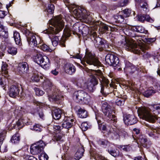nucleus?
<instances>
[{"label":"nucleus","mask_w":160,"mask_h":160,"mask_svg":"<svg viewBox=\"0 0 160 160\" xmlns=\"http://www.w3.org/2000/svg\"><path fill=\"white\" fill-rule=\"evenodd\" d=\"M22 118L23 121V125L24 124H26L28 122V119L26 117H22Z\"/></svg>","instance_id":"obj_63"},{"label":"nucleus","mask_w":160,"mask_h":160,"mask_svg":"<svg viewBox=\"0 0 160 160\" xmlns=\"http://www.w3.org/2000/svg\"><path fill=\"white\" fill-rule=\"evenodd\" d=\"M79 27V24L78 23L74 24L72 29L66 26L64 30V36L67 38L70 36L71 33L72 32L74 34H77L78 32H81L82 31L80 29Z\"/></svg>","instance_id":"obj_9"},{"label":"nucleus","mask_w":160,"mask_h":160,"mask_svg":"<svg viewBox=\"0 0 160 160\" xmlns=\"http://www.w3.org/2000/svg\"><path fill=\"white\" fill-rule=\"evenodd\" d=\"M148 127V134L149 136L151 137H156L157 134H160V129L155 128L153 126H150L149 125H146Z\"/></svg>","instance_id":"obj_14"},{"label":"nucleus","mask_w":160,"mask_h":160,"mask_svg":"<svg viewBox=\"0 0 160 160\" xmlns=\"http://www.w3.org/2000/svg\"><path fill=\"white\" fill-rule=\"evenodd\" d=\"M119 13L123 14V16L126 18L129 17L130 15H133L134 16L135 12L133 11H131V10L129 9H125L119 12Z\"/></svg>","instance_id":"obj_28"},{"label":"nucleus","mask_w":160,"mask_h":160,"mask_svg":"<svg viewBox=\"0 0 160 160\" xmlns=\"http://www.w3.org/2000/svg\"><path fill=\"white\" fill-rule=\"evenodd\" d=\"M146 19V15H139L138 16V20L141 22H143Z\"/></svg>","instance_id":"obj_57"},{"label":"nucleus","mask_w":160,"mask_h":160,"mask_svg":"<svg viewBox=\"0 0 160 160\" xmlns=\"http://www.w3.org/2000/svg\"><path fill=\"white\" fill-rule=\"evenodd\" d=\"M72 14L74 18L86 23L90 22L92 20L91 16L87 13V11L80 7L75 8L73 11Z\"/></svg>","instance_id":"obj_4"},{"label":"nucleus","mask_w":160,"mask_h":160,"mask_svg":"<svg viewBox=\"0 0 160 160\" xmlns=\"http://www.w3.org/2000/svg\"><path fill=\"white\" fill-rule=\"evenodd\" d=\"M119 138L120 137L124 138L127 135V132L123 129H121L118 131Z\"/></svg>","instance_id":"obj_50"},{"label":"nucleus","mask_w":160,"mask_h":160,"mask_svg":"<svg viewBox=\"0 0 160 160\" xmlns=\"http://www.w3.org/2000/svg\"><path fill=\"white\" fill-rule=\"evenodd\" d=\"M137 3L140 4L142 9L144 11H146L148 9V5L145 0H135Z\"/></svg>","instance_id":"obj_29"},{"label":"nucleus","mask_w":160,"mask_h":160,"mask_svg":"<svg viewBox=\"0 0 160 160\" xmlns=\"http://www.w3.org/2000/svg\"><path fill=\"white\" fill-rule=\"evenodd\" d=\"M20 140V136L18 133H16L12 136L11 139L12 142L14 144L18 143Z\"/></svg>","instance_id":"obj_33"},{"label":"nucleus","mask_w":160,"mask_h":160,"mask_svg":"<svg viewBox=\"0 0 160 160\" xmlns=\"http://www.w3.org/2000/svg\"><path fill=\"white\" fill-rule=\"evenodd\" d=\"M155 92L153 90H148L145 92V94H147L145 96L146 97H148L149 96L151 95L153 93H154Z\"/></svg>","instance_id":"obj_58"},{"label":"nucleus","mask_w":160,"mask_h":160,"mask_svg":"<svg viewBox=\"0 0 160 160\" xmlns=\"http://www.w3.org/2000/svg\"><path fill=\"white\" fill-rule=\"evenodd\" d=\"M73 121V119L65 118L62 122V128L67 129L68 130L72 127V122Z\"/></svg>","instance_id":"obj_21"},{"label":"nucleus","mask_w":160,"mask_h":160,"mask_svg":"<svg viewBox=\"0 0 160 160\" xmlns=\"http://www.w3.org/2000/svg\"><path fill=\"white\" fill-rule=\"evenodd\" d=\"M62 138V137L60 134H56L53 138V139L57 141H58L60 140Z\"/></svg>","instance_id":"obj_56"},{"label":"nucleus","mask_w":160,"mask_h":160,"mask_svg":"<svg viewBox=\"0 0 160 160\" xmlns=\"http://www.w3.org/2000/svg\"><path fill=\"white\" fill-rule=\"evenodd\" d=\"M52 96H51V98L53 100L55 101H58L59 100H61L62 98V97L61 95H59L58 92H55L54 90Z\"/></svg>","instance_id":"obj_37"},{"label":"nucleus","mask_w":160,"mask_h":160,"mask_svg":"<svg viewBox=\"0 0 160 160\" xmlns=\"http://www.w3.org/2000/svg\"><path fill=\"white\" fill-rule=\"evenodd\" d=\"M6 45L5 42L2 41L1 44V48L3 50H5L6 48Z\"/></svg>","instance_id":"obj_64"},{"label":"nucleus","mask_w":160,"mask_h":160,"mask_svg":"<svg viewBox=\"0 0 160 160\" xmlns=\"http://www.w3.org/2000/svg\"><path fill=\"white\" fill-rule=\"evenodd\" d=\"M106 62L110 66L116 67L119 66V61L118 57L111 54H107L105 57Z\"/></svg>","instance_id":"obj_10"},{"label":"nucleus","mask_w":160,"mask_h":160,"mask_svg":"<svg viewBox=\"0 0 160 160\" xmlns=\"http://www.w3.org/2000/svg\"><path fill=\"white\" fill-rule=\"evenodd\" d=\"M20 90L16 86L12 85L10 87L9 91V96L12 98H15L16 96L19 95Z\"/></svg>","instance_id":"obj_19"},{"label":"nucleus","mask_w":160,"mask_h":160,"mask_svg":"<svg viewBox=\"0 0 160 160\" xmlns=\"http://www.w3.org/2000/svg\"><path fill=\"white\" fill-rule=\"evenodd\" d=\"M2 30L0 32V38H7L8 37V32L3 30V26H2Z\"/></svg>","instance_id":"obj_40"},{"label":"nucleus","mask_w":160,"mask_h":160,"mask_svg":"<svg viewBox=\"0 0 160 160\" xmlns=\"http://www.w3.org/2000/svg\"><path fill=\"white\" fill-rule=\"evenodd\" d=\"M124 69L126 71L132 73H134L136 70V68L133 66L126 67Z\"/></svg>","instance_id":"obj_43"},{"label":"nucleus","mask_w":160,"mask_h":160,"mask_svg":"<svg viewBox=\"0 0 160 160\" xmlns=\"http://www.w3.org/2000/svg\"><path fill=\"white\" fill-rule=\"evenodd\" d=\"M44 58V57H43L41 54H37L33 57L34 61L38 64H40Z\"/></svg>","instance_id":"obj_32"},{"label":"nucleus","mask_w":160,"mask_h":160,"mask_svg":"<svg viewBox=\"0 0 160 160\" xmlns=\"http://www.w3.org/2000/svg\"><path fill=\"white\" fill-rule=\"evenodd\" d=\"M43 88L46 92H49L55 88L50 80L46 79L43 82Z\"/></svg>","instance_id":"obj_18"},{"label":"nucleus","mask_w":160,"mask_h":160,"mask_svg":"<svg viewBox=\"0 0 160 160\" xmlns=\"http://www.w3.org/2000/svg\"><path fill=\"white\" fill-rule=\"evenodd\" d=\"M125 100L123 98H118L117 99L116 102V104L118 106H121L123 105Z\"/></svg>","instance_id":"obj_51"},{"label":"nucleus","mask_w":160,"mask_h":160,"mask_svg":"<svg viewBox=\"0 0 160 160\" xmlns=\"http://www.w3.org/2000/svg\"><path fill=\"white\" fill-rule=\"evenodd\" d=\"M101 82V92L103 94H105V93L104 91V87L108 86V81L105 77L102 75H101L99 78Z\"/></svg>","instance_id":"obj_16"},{"label":"nucleus","mask_w":160,"mask_h":160,"mask_svg":"<svg viewBox=\"0 0 160 160\" xmlns=\"http://www.w3.org/2000/svg\"><path fill=\"white\" fill-rule=\"evenodd\" d=\"M81 63L84 65H86L85 62L89 65H93L94 66H99L101 63L95 58V56L91 52L86 51L84 57L81 61Z\"/></svg>","instance_id":"obj_7"},{"label":"nucleus","mask_w":160,"mask_h":160,"mask_svg":"<svg viewBox=\"0 0 160 160\" xmlns=\"http://www.w3.org/2000/svg\"><path fill=\"white\" fill-rule=\"evenodd\" d=\"M123 120L125 124L128 125L134 124L137 122L136 118L133 115H127L124 118Z\"/></svg>","instance_id":"obj_13"},{"label":"nucleus","mask_w":160,"mask_h":160,"mask_svg":"<svg viewBox=\"0 0 160 160\" xmlns=\"http://www.w3.org/2000/svg\"><path fill=\"white\" fill-rule=\"evenodd\" d=\"M101 118L98 116H96V119L98 123V127H100V126L102 124V122L101 120Z\"/></svg>","instance_id":"obj_60"},{"label":"nucleus","mask_w":160,"mask_h":160,"mask_svg":"<svg viewBox=\"0 0 160 160\" xmlns=\"http://www.w3.org/2000/svg\"><path fill=\"white\" fill-rule=\"evenodd\" d=\"M118 131L119 130L116 128H111L108 132V135L109 136L111 137L113 139H118L119 138Z\"/></svg>","instance_id":"obj_23"},{"label":"nucleus","mask_w":160,"mask_h":160,"mask_svg":"<svg viewBox=\"0 0 160 160\" xmlns=\"http://www.w3.org/2000/svg\"><path fill=\"white\" fill-rule=\"evenodd\" d=\"M78 117L82 118H85L88 116L87 111L84 109L80 108L78 110Z\"/></svg>","instance_id":"obj_31"},{"label":"nucleus","mask_w":160,"mask_h":160,"mask_svg":"<svg viewBox=\"0 0 160 160\" xmlns=\"http://www.w3.org/2000/svg\"><path fill=\"white\" fill-rule=\"evenodd\" d=\"M145 20L147 21H148V22H152L154 21V19L151 18L148 15H146Z\"/></svg>","instance_id":"obj_59"},{"label":"nucleus","mask_w":160,"mask_h":160,"mask_svg":"<svg viewBox=\"0 0 160 160\" xmlns=\"http://www.w3.org/2000/svg\"><path fill=\"white\" fill-rule=\"evenodd\" d=\"M124 45L128 51L134 53L139 54L143 52V56L148 57L149 56L148 53L146 52L149 48L147 44L142 43L138 46L133 39H125Z\"/></svg>","instance_id":"obj_3"},{"label":"nucleus","mask_w":160,"mask_h":160,"mask_svg":"<svg viewBox=\"0 0 160 160\" xmlns=\"http://www.w3.org/2000/svg\"><path fill=\"white\" fill-rule=\"evenodd\" d=\"M26 112V110L22 107H18V108H16L15 110L14 111L15 115L20 117V118L18 119V121L16 123V124L18 126H22V127L23 126L21 117H22L23 115L25 114Z\"/></svg>","instance_id":"obj_11"},{"label":"nucleus","mask_w":160,"mask_h":160,"mask_svg":"<svg viewBox=\"0 0 160 160\" xmlns=\"http://www.w3.org/2000/svg\"><path fill=\"white\" fill-rule=\"evenodd\" d=\"M62 113V112L60 109L56 108L52 113L53 117L55 120H58L61 118Z\"/></svg>","instance_id":"obj_27"},{"label":"nucleus","mask_w":160,"mask_h":160,"mask_svg":"<svg viewBox=\"0 0 160 160\" xmlns=\"http://www.w3.org/2000/svg\"><path fill=\"white\" fill-rule=\"evenodd\" d=\"M98 143L100 145L104 147H106L109 145L108 141L105 139H100L98 141Z\"/></svg>","instance_id":"obj_42"},{"label":"nucleus","mask_w":160,"mask_h":160,"mask_svg":"<svg viewBox=\"0 0 160 160\" xmlns=\"http://www.w3.org/2000/svg\"><path fill=\"white\" fill-rule=\"evenodd\" d=\"M13 38L16 43L17 45L19 44L21 41L19 33L16 31L14 32Z\"/></svg>","instance_id":"obj_34"},{"label":"nucleus","mask_w":160,"mask_h":160,"mask_svg":"<svg viewBox=\"0 0 160 160\" xmlns=\"http://www.w3.org/2000/svg\"><path fill=\"white\" fill-rule=\"evenodd\" d=\"M43 68L47 69L50 66V62L49 58L46 56H44L41 63L39 64Z\"/></svg>","instance_id":"obj_26"},{"label":"nucleus","mask_w":160,"mask_h":160,"mask_svg":"<svg viewBox=\"0 0 160 160\" xmlns=\"http://www.w3.org/2000/svg\"><path fill=\"white\" fill-rule=\"evenodd\" d=\"M102 109L104 115L109 118L111 119L110 121L111 124L116 127L117 119L115 115L112 114L113 111L111 110L110 106L108 105L106 102H104L102 107Z\"/></svg>","instance_id":"obj_6"},{"label":"nucleus","mask_w":160,"mask_h":160,"mask_svg":"<svg viewBox=\"0 0 160 160\" xmlns=\"http://www.w3.org/2000/svg\"><path fill=\"white\" fill-rule=\"evenodd\" d=\"M124 17L123 16V15L119 14H117V15L114 16V18L115 19H117L119 21H122L124 19Z\"/></svg>","instance_id":"obj_53"},{"label":"nucleus","mask_w":160,"mask_h":160,"mask_svg":"<svg viewBox=\"0 0 160 160\" xmlns=\"http://www.w3.org/2000/svg\"><path fill=\"white\" fill-rule=\"evenodd\" d=\"M84 152V148L81 146L77 150L74 155V157L76 160H79L82 156Z\"/></svg>","instance_id":"obj_24"},{"label":"nucleus","mask_w":160,"mask_h":160,"mask_svg":"<svg viewBox=\"0 0 160 160\" xmlns=\"http://www.w3.org/2000/svg\"><path fill=\"white\" fill-rule=\"evenodd\" d=\"M64 69L65 72L70 75L73 74L76 71L75 66L70 63L66 64L64 66Z\"/></svg>","instance_id":"obj_15"},{"label":"nucleus","mask_w":160,"mask_h":160,"mask_svg":"<svg viewBox=\"0 0 160 160\" xmlns=\"http://www.w3.org/2000/svg\"><path fill=\"white\" fill-rule=\"evenodd\" d=\"M42 127L38 124L34 125L31 129L37 132H40L42 130Z\"/></svg>","instance_id":"obj_38"},{"label":"nucleus","mask_w":160,"mask_h":160,"mask_svg":"<svg viewBox=\"0 0 160 160\" xmlns=\"http://www.w3.org/2000/svg\"><path fill=\"white\" fill-rule=\"evenodd\" d=\"M98 23L100 28H102L103 29V30L104 31L108 30V27L107 25L102 23L101 22H99Z\"/></svg>","instance_id":"obj_47"},{"label":"nucleus","mask_w":160,"mask_h":160,"mask_svg":"<svg viewBox=\"0 0 160 160\" xmlns=\"http://www.w3.org/2000/svg\"><path fill=\"white\" fill-rule=\"evenodd\" d=\"M133 30L136 32L140 33H144L145 31L144 28L142 26H134Z\"/></svg>","instance_id":"obj_41"},{"label":"nucleus","mask_w":160,"mask_h":160,"mask_svg":"<svg viewBox=\"0 0 160 160\" xmlns=\"http://www.w3.org/2000/svg\"><path fill=\"white\" fill-rule=\"evenodd\" d=\"M31 79L33 82H37L39 80V77L38 74L34 73L32 75L31 78Z\"/></svg>","instance_id":"obj_45"},{"label":"nucleus","mask_w":160,"mask_h":160,"mask_svg":"<svg viewBox=\"0 0 160 160\" xmlns=\"http://www.w3.org/2000/svg\"><path fill=\"white\" fill-rule=\"evenodd\" d=\"M84 70L89 76L91 77L90 81L85 82V85L90 91L93 92L94 87L98 84V79L94 75H98V72L101 73V71L99 70L97 71L93 69H89L88 68H85Z\"/></svg>","instance_id":"obj_5"},{"label":"nucleus","mask_w":160,"mask_h":160,"mask_svg":"<svg viewBox=\"0 0 160 160\" xmlns=\"http://www.w3.org/2000/svg\"><path fill=\"white\" fill-rule=\"evenodd\" d=\"M35 92L36 95L38 96H42L44 93V92L42 90L38 88H37L35 90Z\"/></svg>","instance_id":"obj_54"},{"label":"nucleus","mask_w":160,"mask_h":160,"mask_svg":"<svg viewBox=\"0 0 160 160\" xmlns=\"http://www.w3.org/2000/svg\"><path fill=\"white\" fill-rule=\"evenodd\" d=\"M51 22L53 27H50L47 31L49 37L50 38L52 44L54 47L57 46L59 42L60 44L62 47H65L64 42L66 40L65 36L60 38L59 40L58 37L56 36H53L56 34L61 31L64 27V24L63 20L60 16L54 17L51 20Z\"/></svg>","instance_id":"obj_1"},{"label":"nucleus","mask_w":160,"mask_h":160,"mask_svg":"<svg viewBox=\"0 0 160 160\" xmlns=\"http://www.w3.org/2000/svg\"><path fill=\"white\" fill-rule=\"evenodd\" d=\"M27 41L29 44L37 47L38 44L41 42V39L38 36L31 34L27 38Z\"/></svg>","instance_id":"obj_12"},{"label":"nucleus","mask_w":160,"mask_h":160,"mask_svg":"<svg viewBox=\"0 0 160 160\" xmlns=\"http://www.w3.org/2000/svg\"><path fill=\"white\" fill-rule=\"evenodd\" d=\"M73 57L75 58L80 59L82 58V56L78 53L74 54L73 56Z\"/></svg>","instance_id":"obj_62"},{"label":"nucleus","mask_w":160,"mask_h":160,"mask_svg":"<svg viewBox=\"0 0 160 160\" xmlns=\"http://www.w3.org/2000/svg\"><path fill=\"white\" fill-rule=\"evenodd\" d=\"M37 112H38V114L39 115L40 117L41 118H42L44 117V115L42 110L40 108H39V109H35L34 113L35 114Z\"/></svg>","instance_id":"obj_48"},{"label":"nucleus","mask_w":160,"mask_h":160,"mask_svg":"<svg viewBox=\"0 0 160 160\" xmlns=\"http://www.w3.org/2000/svg\"><path fill=\"white\" fill-rule=\"evenodd\" d=\"M42 150L35 144H32L30 148V152L33 155H37L41 152Z\"/></svg>","instance_id":"obj_25"},{"label":"nucleus","mask_w":160,"mask_h":160,"mask_svg":"<svg viewBox=\"0 0 160 160\" xmlns=\"http://www.w3.org/2000/svg\"><path fill=\"white\" fill-rule=\"evenodd\" d=\"M53 128L54 131L59 132L61 129V127L58 124H55L53 126Z\"/></svg>","instance_id":"obj_55"},{"label":"nucleus","mask_w":160,"mask_h":160,"mask_svg":"<svg viewBox=\"0 0 160 160\" xmlns=\"http://www.w3.org/2000/svg\"><path fill=\"white\" fill-rule=\"evenodd\" d=\"M51 73L55 76L57 75L58 74V69L55 68L54 70H52L51 71Z\"/></svg>","instance_id":"obj_61"},{"label":"nucleus","mask_w":160,"mask_h":160,"mask_svg":"<svg viewBox=\"0 0 160 160\" xmlns=\"http://www.w3.org/2000/svg\"><path fill=\"white\" fill-rule=\"evenodd\" d=\"M8 52L9 54L14 55L17 53V49L15 47L9 46L8 47Z\"/></svg>","instance_id":"obj_36"},{"label":"nucleus","mask_w":160,"mask_h":160,"mask_svg":"<svg viewBox=\"0 0 160 160\" xmlns=\"http://www.w3.org/2000/svg\"><path fill=\"white\" fill-rule=\"evenodd\" d=\"M18 70L20 74H25L28 73V67L27 63L26 62L19 63Z\"/></svg>","instance_id":"obj_17"},{"label":"nucleus","mask_w":160,"mask_h":160,"mask_svg":"<svg viewBox=\"0 0 160 160\" xmlns=\"http://www.w3.org/2000/svg\"><path fill=\"white\" fill-rule=\"evenodd\" d=\"M41 49L43 51H48L49 50V46H47L45 44H44L42 41L41 40V42L39 44H38V45L37 47Z\"/></svg>","instance_id":"obj_35"},{"label":"nucleus","mask_w":160,"mask_h":160,"mask_svg":"<svg viewBox=\"0 0 160 160\" xmlns=\"http://www.w3.org/2000/svg\"><path fill=\"white\" fill-rule=\"evenodd\" d=\"M134 26H127L123 29V32L127 36L132 37H134L135 36L134 32L135 30H133Z\"/></svg>","instance_id":"obj_22"},{"label":"nucleus","mask_w":160,"mask_h":160,"mask_svg":"<svg viewBox=\"0 0 160 160\" xmlns=\"http://www.w3.org/2000/svg\"><path fill=\"white\" fill-rule=\"evenodd\" d=\"M73 97L79 102H81L86 104H88L90 100V96L86 92L82 90L75 92L73 94Z\"/></svg>","instance_id":"obj_8"},{"label":"nucleus","mask_w":160,"mask_h":160,"mask_svg":"<svg viewBox=\"0 0 160 160\" xmlns=\"http://www.w3.org/2000/svg\"><path fill=\"white\" fill-rule=\"evenodd\" d=\"M108 152L114 157H117L119 154V152L117 149H111L108 150Z\"/></svg>","instance_id":"obj_39"},{"label":"nucleus","mask_w":160,"mask_h":160,"mask_svg":"<svg viewBox=\"0 0 160 160\" xmlns=\"http://www.w3.org/2000/svg\"><path fill=\"white\" fill-rule=\"evenodd\" d=\"M8 65L6 62H2V74L5 77H7L8 76Z\"/></svg>","instance_id":"obj_30"},{"label":"nucleus","mask_w":160,"mask_h":160,"mask_svg":"<svg viewBox=\"0 0 160 160\" xmlns=\"http://www.w3.org/2000/svg\"><path fill=\"white\" fill-rule=\"evenodd\" d=\"M54 6L52 4H49L46 9V11L49 13L52 14L54 11Z\"/></svg>","instance_id":"obj_44"},{"label":"nucleus","mask_w":160,"mask_h":160,"mask_svg":"<svg viewBox=\"0 0 160 160\" xmlns=\"http://www.w3.org/2000/svg\"><path fill=\"white\" fill-rule=\"evenodd\" d=\"M80 127L82 131H85L88 128V124L86 122H82L81 124Z\"/></svg>","instance_id":"obj_52"},{"label":"nucleus","mask_w":160,"mask_h":160,"mask_svg":"<svg viewBox=\"0 0 160 160\" xmlns=\"http://www.w3.org/2000/svg\"><path fill=\"white\" fill-rule=\"evenodd\" d=\"M35 144L37 145L39 148H40L42 150L45 146V143L42 140H40Z\"/></svg>","instance_id":"obj_46"},{"label":"nucleus","mask_w":160,"mask_h":160,"mask_svg":"<svg viewBox=\"0 0 160 160\" xmlns=\"http://www.w3.org/2000/svg\"><path fill=\"white\" fill-rule=\"evenodd\" d=\"M38 158L40 160H48V157L46 153H42L39 156Z\"/></svg>","instance_id":"obj_49"},{"label":"nucleus","mask_w":160,"mask_h":160,"mask_svg":"<svg viewBox=\"0 0 160 160\" xmlns=\"http://www.w3.org/2000/svg\"><path fill=\"white\" fill-rule=\"evenodd\" d=\"M149 108H139L138 110V114L141 118L153 123L157 119L156 114L160 112V104L150 105Z\"/></svg>","instance_id":"obj_2"},{"label":"nucleus","mask_w":160,"mask_h":160,"mask_svg":"<svg viewBox=\"0 0 160 160\" xmlns=\"http://www.w3.org/2000/svg\"><path fill=\"white\" fill-rule=\"evenodd\" d=\"M6 133V130H3L0 132V151L1 149L2 152H6L7 151V147L6 146L3 145L1 147V146L2 144V142L4 139Z\"/></svg>","instance_id":"obj_20"}]
</instances>
